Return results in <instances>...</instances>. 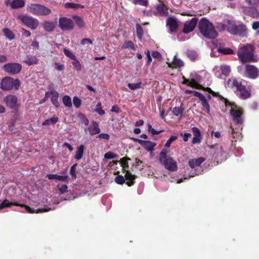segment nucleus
I'll return each instance as SVG.
<instances>
[{"instance_id": "f257e3e1", "label": "nucleus", "mask_w": 259, "mask_h": 259, "mask_svg": "<svg viewBox=\"0 0 259 259\" xmlns=\"http://www.w3.org/2000/svg\"><path fill=\"white\" fill-rule=\"evenodd\" d=\"M255 47L254 45L247 44L239 49L237 56L240 62L243 64L256 62L257 59L254 56Z\"/></svg>"}, {"instance_id": "f03ea898", "label": "nucleus", "mask_w": 259, "mask_h": 259, "mask_svg": "<svg viewBox=\"0 0 259 259\" xmlns=\"http://www.w3.org/2000/svg\"><path fill=\"white\" fill-rule=\"evenodd\" d=\"M198 27L201 34L206 38L214 39L218 35L213 25L205 18H202L199 20Z\"/></svg>"}, {"instance_id": "7ed1b4c3", "label": "nucleus", "mask_w": 259, "mask_h": 259, "mask_svg": "<svg viewBox=\"0 0 259 259\" xmlns=\"http://www.w3.org/2000/svg\"><path fill=\"white\" fill-rule=\"evenodd\" d=\"M159 162L169 171H174L178 169L177 162L172 157H167V151L162 149L159 154Z\"/></svg>"}, {"instance_id": "20e7f679", "label": "nucleus", "mask_w": 259, "mask_h": 259, "mask_svg": "<svg viewBox=\"0 0 259 259\" xmlns=\"http://www.w3.org/2000/svg\"><path fill=\"white\" fill-rule=\"evenodd\" d=\"M12 205L20 206L21 207H24L25 208L26 211L30 213H40V212H47L51 209V208H39L36 210L32 209L28 205H26L24 204H19L17 202H10L8 200L5 199L1 204H0V209H3L5 207H10Z\"/></svg>"}, {"instance_id": "39448f33", "label": "nucleus", "mask_w": 259, "mask_h": 259, "mask_svg": "<svg viewBox=\"0 0 259 259\" xmlns=\"http://www.w3.org/2000/svg\"><path fill=\"white\" fill-rule=\"evenodd\" d=\"M20 86V81L18 79H14L11 77H5L0 83V88L4 91H10L14 88L16 90L19 89Z\"/></svg>"}, {"instance_id": "423d86ee", "label": "nucleus", "mask_w": 259, "mask_h": 259, "mask_svg": "<svg viewBox=\"0 0 259 259\" xmlns=\"http://www.w3.org/2000/svg\"><path fill=\"white\" fill-rule=\"evenodd\" d=\"M227 30L232 34L238 35L241 37L246 36L247 34L246 26L242 23L238 25L229 24L227 26Z\"/></svg>"}, {"instance_id": "0eeeda50", "label": "nucleus", "mask_w": 259, "mask_h": 259, "mask_svg": "<svg viewBox=\"0 0 259 259\" xmlns=\"http://www.w3.org/2000/svg\"><path fill=\"white\" fill-rule=\"evenodd\" d=\"M27 10L31 13L40 16H47L52 13V11L49 8L37 4H32L28 7Z\"/></svg>"}, {"instance_id": "6e6552de", "label": "nucleus", "mask_w": 259, "mask_h": 259, "mask_svg": "<svg viewBox=\"0 0 259 259\" xmlns=\"http://www.w3.org/2000/svg\"><path fill=\"white\" fill-rule=\"evenodd\" d=\"M4 102L9 108L13 110V113L15 114L18 113L20 104L18 103V98L16 96L13 95L6 96L4 99Z\"/></svg>"}, {"instance_id": "1a4fd4ad", "label": "nucleus", "mask_w": 259, "mask_h": 259, "mask_svg": "<svg viewBox=\"0 0 259 259\" xmlns=\"http://www.w3.org/2000/svg\"><path fill=\"white\" fill-rule=\"evenodd\" d=\"M17 18L20 20L25 25L31 29H35L38 25V21L36 19L26 15H19Z\"/></svg>"}, {"instance_id": "9d476101", "label": "nucleus", "mask_w": 259, "mask_h": 259, "mask_svg": "<svg viewBox=\"0 0 259 259\" xmlns=\"http://www.w3.org/2000/svg\"><path fill=\"white\" fill-rule=\"evenodd\" d=\"M244 76L251 79H255L259 76V69L253 65L246 64L244 67Z\"/></svg>"}, {"instance_id": "9b49d317", "label": "nucleus", "mask_w": 259, "mask_h": 259, "mask_svg": "<svg viewBox=\"0 0 259 259\" xmlns=\"http://www.w3.org/2000/svg\"><path fill=\"white\" fill-rule=\"evenodd\" d=\"M227 83L228 87L232 90L235 94L244 85L243 84L242 80L235 77L228 79Z\"/></svg>"}, {"instance_id": "f8f14e48", "label": "nucleus", "mask_w": 259, "mask_h": 259, "mask_svg": "<svg viewBox=\"0 0 259 259\" xmlns=\"http://www.w3.org/2000/svg\"><path fill=\"white\" fill-rule=\"evenodd\" d=\"M3 69L5 72L14 75L21 71L22 65L18 63H9L4 66Z\"/></svg>"}, {"instance_id": "ddd939ff", "label": "nucleus", "mask_w": 259, "mask_h": 259, "mask_svg": "<svg viewBox=\"0 0 259 259\" xmlns=\"http://www.w3.org/2000/svg\"><path fill=\"white\" fill-rule=\"evenodd\" d=\"M230 113L233 117V121L237 124H242L243 122L242 117L243 111L241 108H231Z\"/></svg>"}, {"instance_id": "4468645a", "label": "nucleus", "mask_w": 259, "mask_h": 259, "mask_svg": "<svg viewBox=\"0 0 259 259\" xmlns=\"http://www.w3.org/2000/svg\"><path fill=\"white\" fill-rule=\"evenodd\" d=\"M59 26L63 30H72L74 27L73 21L66 17H61L59 19Z\"/></svg>"}, {"instance_id": "2eb2a0df", "label": "nucleus", "mask_w": 259, "mask_h": 259, "mask_svg": "<svg viewBox=\"0 0 259 259\" xmlns=\"http://www.w3.org/2000/svg\"><path fill=\"white\" fill-rule=\"evenodd\" d=\"M251 88L250 85H244L235 94L242 100H246L251 96Z\"/></svg>"}, {"instance_id": "dca6fc26", "label": "nucleus", "mask_w": 259, "mask_h": 259, "mask_svg": "<svg viewBox=\"0 0 259 259\" xmlns=\"http://www.w3.org/2000/svg\"><path fill=\"white\" fill-rule=\"evenodd\" d=\"M198 22V19L196 17L193 18L191 20L187 21L185 22L183 32L188 33L193 31Z\"/></svg>"}, {"instance_id": "f3484780", "label": "nucleus", "mask_w": 259, "mask_h": 259, "mask_svg": "<svg viewBox=\"0 0 259 259\" xmlns=\"http://www.w3.org/2000/svg\"><path fill=\"white\" fill-rule=\"evenodd\" d=\"M194 97H197L201 101L203 110L209 114L210 113V106L206 97L199 92H195Z\"/></svg>"}, {"instance_id": "a211bd4d", "label": "nucleus", "mask_w": 259, "mask_h": 259, "mask_svg": "<svg viewBox=\"0 0 259 259\" xmlns=\"http://www.w3.org/2000/svg\"><path fill=\"white\" fill-rule=\"evenodd\" d=\"M154 13L156 15L166 17L168 15V8L163 4H157L156 6V11L154 12Z\"/></svg>"}, {"instance_id": "6ab92c4d", "label": "nucleus", "mask_w": 259, "mask_h": 259, "mask_svg": "<svg viewBox=\"0 0 259 259\" xmlns=\"http://www.w3.org/2000/svg\"><path fill=\"white\" fill-rule=\"evenodd\" d=\"M22 62L28 66L36 65L39 62V60L36 56L31 55H26L23 58Z\"/></svg>"}, {"instance_id": "aec40b11", "label": "nucleus", "mask_w": 259, "mask_h": 259, "mask_svg": "<svg viewBox=\"0 0 259 259\" xmlns=\"http://www.w3.org/2000/svg\"><path fill=\"white\" fill-rule=\"evenodd\" d=\"M192 131L193 134V138L192 141L193 144L200 143L201 142L202 137L199 129L196 127H193Z\"/></svg>"}, {"instance_id": "412c9836", "label": "nucleus", "mask_w": 259, "mask_h": 259, "mask_svg": "<svg viewBox=\"0 0 259 259\" xmlns=\"http://www.w3.org/2000/svg\"><path fill=\"white\" fill-rule=\"evenodd\" d=\"M167 25L169 26L170 32H176L178 27V24L176 19L169 17L167 20Z\"/></svg>"}, {"instance_id": "4be33fe9", "label": "nucleus", "mask_w": 259, "mask_h": 259, "mask_svg": "<svg viewBox=\"0 0 259 259\" xmlns=\"http://www.w3.org/2000/svg\"><path fill=\"white\" fill-rule=\"evenodd\" d=\"M88 131L91 136L98 134L101 131L98 123L95 121H92V125L88 128Z\"/></svg>"}, {"instance_id": "5701e85b", "label": "nucleus", "mask_w": 259, "mask_h": 259, "mask_svg": "<svg viewBox=\"0 0 259 259\" xmlns=\"http://www.w3.org/2000/svg\"><path fill=\"white\" fill-rule=\"evenodd\" d=\"M46 177L49 180H57L60 181L68 182L69 177L67 175L60 176L56 174H47Z\"/></svg>"}, {"instance_id": "b1692460", "label": "nucleus", "mask_w": 259, "mask_h": 259, "mask_svg": "<svg viewBox=\"0 0 259 259\" xmlns=\"http://www.w3.org/2000/svg\"><path fill=\"white\" fill-rule=\"evenodd\" d=\"M137 176L133 175L129 170H126V174L125 176V179L127 181L126 184L128 186H132L135 184V180L137 178Z\"/></svg>"}, {"instance_id": "393cba45", "label": "nucleus", "mask_w": 259, "mask_h": 259, "mask_svg": "<svg viewBox=\"0 0 259 259\" xmlns=\"http://www.w3.org/2000/svg\"><path fill=\"white\" fill-rule=\"evenodd\" d=\"M184 66V63L181 59L177 58L176 56H175L172 63L169 64L168 66L170 68H180Z\"/></svg>"}, {"instance_id": "a878e982", "label": "nucleus", "mask_w": 259, "mask_h": 259, "mask_svg": "<svg viewBox=\"0 0 259 259\" xmlns=\"http://www.w3.org/2000/svg\"><path fill=\"white\" fill-rule=\"evenodd\" d=\"M205 160L204 158L200 157L196 159H192L189 161V165L191 168H194L199 166Z\"/></svg>"}, {"instance_id": "bb28decb", "label": "nucleus", "mask_w": 259, "mask_h": 259, "mask_svg": "<svg viewBox=\"0 0 259 259\" xmlns=\"http://www.w3.org/2000/svg\"><path fill=\"white\" fill-rule=\"evenodd\" d=\"M141 142V146L144 147L148 151H151L153 150L154 147L156 145L155 143L152 142L150 141L142 140Z\"/></svg>"}, {"instance_id": "cd10ccee", "label": "nucleus", "mask_w": 259, "mask_h": 259, "mask_svg": "<svg viewBox=\"0 0 259 259\" xmlns=\"http://www.w3.org/2000/svg\"><path fill=\"white\" fill-rule=\"evenodd\" d=\"M245 11L247 15L253 18H257L259 16V12L257 9L254 7L246 8Z\"/></svg>"}, {"instance_id": "c85d7f7f", "label": "nucleus", "mask_w": 259, "mask_h": 259, "mask_svg": "<svg viewBox=\"0 0 259 259\" xmlns=\"http://www.w3.org/2000/svg\"><path fill=\"white\" fill-rule=\"evenodd\" d=\"M50 94L52 95L51 100L52 104L56 108L59 107L60 104L58 101L59 97L58 93L55 90H52L50 91Z\"/></svg>"}, {"instance_id": "c756f323", "label": "nucleus", "mask_w": 259, "mask_h": 259, "mask_svg": "<svg viewBox=\"0 0 259 259\" xmlns=\"http://www.w3.org/2000/svg\"><path fill=\"white\" fill-rule=\"evenodd\" d=\"M55 26V23L52 21H45L43 24V27L44 28V29L48 32L53 31Z\"/></svg>"}, {"instance_id": "7c9ffc66", "label": "nucleus", "mask_w": 259, "mask_h": 259, "mask_svg": "<svg viewBox=\"0 0 259 259\" xmlns=\"http://www.w3.org/2000/svg\"><path fill=\"white\" fill-rule=\"evenodd\" d=\"M84 150V146L83 145H80L77 147L76 152L74 156V158L76 160H79L82 157Z\"/></svg>"}, {"instance_id": "2f4dec72", "label": "nucleus", "mask_w": 259, "mask_h": 259, "mask_svg": "<svg viewBox=\"0 0 259 259\" xmlns=\"http://www.w3.org/2000/svg\"><path fill=\"white\" fill-rule=\"evenodd\" d=\"M25 5L24 0H14L11 3V7L13 9H18L22 8Z\"/></svg>"}, {"instance_id": "473e14b6", "label": "nucleus", "mask_w": 259, "mask_h": 259, "mask_svg": "<svg viewBox=\"0 0 259 259\" xmlns=\"http://www.w3.org/2000/svg\"><path fill=\"white\" fill-rule=\"evenodd\" d=\"M184 109L182 105L179 107H175L171 109V112L176 116H182Z\"/></svg>"}, {"instance_id": "72a5a7b5", "label": "nucleus", "mask_w": 259, "mask_h": 259, "mask_svg": "<svg viewBox=\"0 0 259 259\" xmlns=\"http://www.w3.org/2000/svg\"><path fill=\"white\" fill-rule=\"evenodd\" d=\"M72 18L79 28H83L84 27L85 23L81 17L78 16H73Z\"/></svg>"}, {"instance_id": "f704fd0d", "label": "nucleus", "mask_w": 259, "mask_h": 259, "mask_svg": "<svg viewBox=\"0 0 259 259\" xmlns=\"http://www.w3.org/2000/svg\"><path fill=\"white\" fill-rule=\"evenodd\" d=\"M3 32L4 33V35L10 40L14 39L15 36V34L10 29L5 28L3 29Z\"/></svg>"}, {"instance_id": "c9c22d12", "label": "nucleus", "mask_w": 259, "mask_h": 259, "mask_svg": "<svg viewBox=\"0 0 259 259\" xmlns=\"http://www.w3.org/2000/svg\"><path fill=\"white\" fill-rule=\"evenodd\" d=\"M121 49H128L135 50L136 48L134 42L131 40L125 41L121 47Z\"/></svg>"}, {"instance_id": "e433bc0d", "label": "nucleus", "mask_w": 259, "mask_h": 259, "mask_svg": "<svg viewBox=\"0 0 259 259\" xmlns=\"http://www.w3.org/2000/svg\"><path fill=\"white\" fill-rule=\"evenodd\" d=\"M65 7L66 8H70V9H77L79 8L83 9L84 8V6L79 4H75L73 3H67L65 4Z\"/></svg>"}, {"instance_id": "4c0bfd02", "label": "nucleus", "mask_w": 259, "mask_h": 259, "mask_svg": "<svg viewBox=\"0 0 259 259\" xmlns=\"http://www.w3.org/2000/svg\"><path fill=\"white\" fill-rule=\"evenodd\" d=\"M130 160H131V158L127 157H124L120 159V164L124 170H125V168H128V161Z\"/></svg>"}, {"instance_id": "58836bf2", "label": "nucleus", "mask_w": 259, "mask_h": 259, "mask_svg": "<svg viewBox=\"0 0 259 259\" xmlns=\"http://www.w3.org/2000/svg\"><path fill=\"white\" fill-rule=\"evenodd\" d=\"M59 121L58 117H53L50 119L45 120L42 123L43 125H49L51 123L54 124Z\"/></svg>"}, {"instance_id": "ea45409f", "label": "nucleus", "mask_w": 259, "mask_h": 259, "mask_svg": "<svg viewBox=\"0 0 259 259\" xmlns=\"http://www.w3.org/2000/svg\"><path fill=\"white\" fill-rule=\"evenodd\" d=\"M218 52L223 55L234 54V51L230 48H219Z\"/></svg>"}, {"instance_id": "a19ab883", "label": "nucleus", "mask_w": 259, "mask_h": 259, "mask_svg": "<svg viewBox=\"0 0 259 259\" xmlns=\"http://www.w3.org/2000/svg\"><path fill=\"white\" fill-rule=\"evenodd\" d=\"M186 54L187 57L193 61L195 60L198 57L197 52L194 50L187 51Z\"/></svg>"}, {"instance_id": "79ce46f5", "label": "nucleus", "mask_w": 259, "mask_h": 259, "mask_svg": "<svg viewBox=\"0 0 259 259\" xmlns=\"http://www.w3.org/2000/svg\"><path fill=\"white\" fill-rule=\"evenodd\" d=\"M221 70L222 74L226 76H228L231 71L230 67L229 66H228L226 65H224L221 66Z\"/></svg>"}, {"instance_id": "37998d69", "label": "nucleus", "mask_w": 259, "mask_h": 259, "mask_svg": "<svg viewBox=\"0 0 259 259\" xmlns=\"http://www.w3.org/2000/svg\"><path fill=\"white\" fill-rule=\"evenodd\" d=\"M62 101L65 106L68 107H71L72 106L71 99L69 96H64L63 97Z\"/></svg>"}, {"instance_id": "c03bdc74", "label": "nucleus", "mask_w": 259, "mask_h": 259, "mask_svg": "<svg viewBox=\"0 0 259 259\" xmlns=\"http://www.w3.org/2000/svg\"><path fill=\"white\" fill-rule=\"evenodd\" d=\"M136 32L139 38L140 39L142 37L143 35L144 34V31L142 27L140 24L137 23L136 24Z\"/></svg>"}, {"instance_id": "a18cd8bd", "label": "nucleus", "mask_w": 259, "mask_h": 259, "mask_svg": "<svg viewBox=\"0 0 259 259\" xmlns=\"http://www.w3.org/2000/svg\"><path fill=\"white\" fill-rule=\"evenodd\" d=\"M64 54L71 60L76 59V56L70 50L65 48L63 49Z\"/></svg>"}, {"instance_id": "49530a36", "label": "nucleus", "mask_w": 259, "mask_h": 259, "mask_svg": "<svg viewBox=\"0 0 259 259\" xmlns=\"http://www.w3.org/2000/svg\"><path fill=\"white\" fill-rule=\"evenodd\" d=\"M141 82H139L136 83H128L127 84L128 87L132 90H135L140 89L141 86Z\"/></svg>"}, {"instance_id": "de8ad7c7", "label": "nucleus", "mask_w": 259, "mask_h": 259, "mask_svg": "<svg viewBox=\"0 0 259 259\" xmlns=\"http://www.w3.org/2000/svg\"><path fill=\"white\" fill-rule=\"evenodd\" d=\"M102 104L100 102L98 103L96 107L95 111L98 113L99 115H102L105 114V111L102 108Z\"/></svg>"}, {"instance_id": "09e8293b", "label": "nucleus", "mask_w": 259, "mask_h": 259, "mask_svg": "<svg viewBox=\"0 0 259 259\" xmlns=\"http://www.w3.org/2000/svg\"><path fill=\"white\" fill-rule=\"evenodd\" d=\"M77 164H73L70 168V174L73 180H75L76 179V166Z\"/></svg>"}, {"instance_id": "8fccbe9b", "label": "nucleus", "mask_w": 259, "mask_h": 259, "mask_svg": "<svg viewBox=\"0 0 259 259\" xmlns=\"http://www.w3.org/2000/svg\"><path fill=\"white\" fill-rule=\"evenodd\" d=\"M148 131L149 133H151L152 135H158V134H160L163 131L161 130V131H157L152 127V126L151 124H148Z\"/></svg>"}, {"instance_id": "3c124183", "label": "nucleus", "mask_w": 259, "mask_h": 259, "mask_svg": "<svg viewBox=\"0 0 259 259\" xmlns=\"http://www.w3.org/2000/svg\"><path fill=\"white\" fill-rule=\"evenodd\" d=\"M115 181L118 184L122 185L125 183V179L122 176L118 175L115 177Z\"/></svg>"}, {"instance_id": "603ef678", "label": "nucleus", "mask_w": 259, "mask_h": 259, "mask_svg": "<svg viewBox=\"0 0 259 259\" xmlns=\"http://www.w3.org/2000/svg\"><path fill=\"white\" fill-rule=\"evenodd\" d=\"M72 65L77 71H80L81 69V65L79 61L76 59L73 60Z\"/></svg>"}, {"instance_id": "864d4df0", "label": "nucleus", "mask_w": 259, "mask_h": 259, "mask_svg": "<svg viewBox=\"0 0 259 259\" xmlns=\"http://www.w3.org/2000/svg\"><path fill=\"white\" fill-rule=\"evenodd\" d=\"M73 103L74 106L78 108L81 105V101L78 97L75 96L73 98Z\"/></svg>"}, {"instance_id": "5fc2aeb1", "label": "nucleus", "mask_w": 259, "mask_h": 259, "mask_svg": "<svg viewBox=\"0 0 259 259\" xmlns=\"http://www.w3.org/2000/svg\"><path fill=\"white\" fill-rule=\"evenodd\" d=\"M178 139V137L176 136H171L166 141L165 147H169L170 146V145L172 142Z\"/></svg>"}, {"instance_id": "6e6d98bb", "label": "nucleus", "mask_w": 259, "mask_h": 259, "mask_svg": "<svg viewBox=\"0 0 259 259\" xmlns=\"http://www.w3.org/2000/svg\"><path fill=\"white\" fill-rule=\"evenodd\" d=\"M133 3L135 5H140L144 6H147L148 5V0H133Z\"/></svg>"}, {"instance_id": "4d7b16f0", "label": "nucleus", "mask_w": 259, "mask_h": 259, "mask_svg": "<svg viewBox=\"0 0 259 259\" xmlns=\"http://www.w3.org/2000/svg\"><path fill=\"white\" fill-rule=\"evenodd\" d=\"M117 155L112 152H109L108 153H106L104 157L106 159H114L115 158Z\"/></svg>"}, {"instance_id": "13d9d810", "label": "nucleus", "mask_w": 259, "mask_h": 259, "mask_svg": "<svg viewBox=\"0 0 259 259\" xmlns=\"http://www.w3.org/2000/svg\"><path fill=\"white\" fill-rule=\"evenodd\" d=\"M245 1L250 6H257L259 5V0H245Z\"/></svg>"}, {"instance_id": "bf43d9fd", "label": "nucleus", "mask_w": 259, "mask_h": 259, "mask_svg": "<svg viewBox=\"0 0 259 259\" xmlns=\"http://www.w3.org/2000/svg\"><path fill=\"white\" fill-rule=\"evenodd\" d=\"M97 138H99V139H105L106 140H108L110 138V136L108 134L101 133V134H99L97 136Z\"/></svg>"}, {"instance_id": "052dcab7", "label": "nucleus", "mask_w": 259, "mask_h": 259, "mask_svg": "<svg viewBox=\"0 0 259 259\" xmlns=\"http://www.w3.org/2000/svg\"><path fill=\"white\" fill-rule=\"evenodd\" d=\"M59 190L61 194H64L67 192L68 187L66 185H63L61 187L59 188Z\"/></svg>"}, {"instance_id": "680f3d73", "label": "nucleus", "mask_w": 259, "mask_h": 259, "mask_svg": "<svg viewBox=\"0 0 259 259\" xmlns=\"http://www.w3.org/2000/svg\"><path fill=\"white\" fill-rule=\"evenodd\" d=\"M152 56L153 58L160 60L162 58L161 55L157 51H153L152 53Z\"/></svg>"}, {"instance_id": "e2e57ef3", "label": "nucleus", "mask_w": 259, "mask_h": 259, "mask_svg": "<svg viewBox=\"0 0 259 259\" xmlns=\"http://www.w3.org/2000/svg\"><path fill=\"white\" fill-rule=\"evenodd\" d=\"M21 32L22 33L23 35H24L25 37H27L31 35V32L29 30H27L25 28H22Z\"/></svg>"}, {"instance_id": "0e129e2a", "label": "nucleus", "mask_w": 259, "mask_h": 259, "mask_svg": "<svg viewBox=\"0 0 259 259\" xmlns=\"http://www.w3.org/2000/svg\"><path fill=\"white\" fill-rule=\"evenodd\" d=\"M82 45H85L86 44H92L93 43V40L90 38H83L81 40L80 42Z\"/></svg>"}, {"instance_id": "69168bd1", "label": "nucleus", "mask_w": 259, "mask_h": 259, "mask_svg": "<svg viewBox=\"0 0 259 259\" xmlns=\"http://www.w3.org/2000/svg\"><path fill=\"white\" fill-rule=\"evenodd\" d=\"M240 135L239 133L235 132L234 128H232V136L233 139H238Z\"/></svg>"}, {"instance_id": "338daca9", "label": "nucleus", "mask_w": 259, "mask_h": 259, "mask_svg": "<svg viewBox=\"0 0 259 259\" xmlns=\"http://www.w3.org/2000/svg\"><path fill=\"white\" fill-rule=\"evenodd\" d=\"M54 65L56 66V69L59 71H62L64 68V66L63 64H60L59 63L56 62Z\"/></svg>"}, {"instance_id": "774afa93", "label": "nucleus", "mask_w": 259, "mask_h": 259, "mask_svg": "<svg viewBox=\"0 0 259 259\" xmlns=\"http://www.w3.org/2000/svg\"><path fill=\"white\" fill-rule=\"evenodd\" d=\"M252 28L254 30H257L259 28V21L253 22L252 24Z\"/></svg>"}]
</instances>
